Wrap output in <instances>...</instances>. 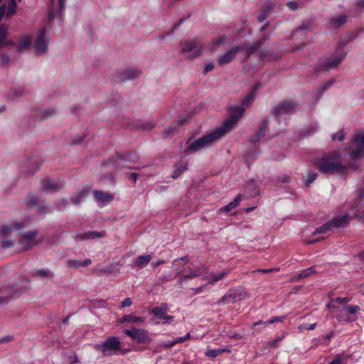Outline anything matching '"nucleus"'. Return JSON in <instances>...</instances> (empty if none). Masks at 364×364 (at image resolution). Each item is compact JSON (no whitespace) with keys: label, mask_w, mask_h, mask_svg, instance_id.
Segmentation results:
<instances>
[{"label":"nucleus","mask_w":364,"mask_h":364,"mask_svg":"<svg viewBox=\"0 0 364 364\" xmlns=\"http://www.w3.org/2000/svg\"><path fill=\"white\" fill-rule=\"evenodd\" d=\"M234 208V207L232 205V204L230 203L228 205H227L226 206L220 209V212H225V213H228L230 211H231L232 209Z\"/></svg>","instance_id":"58"},{"label":"nucleus","mask_w":364,"mask_h":364,"mask_svg":"<svg viewBox=\"0 0 364 364\" xmlns=\"http://www.w3.org/2000/svg\"><path fill=\"white\" fill-rule=\"evenodd\" d=\"M213 68H214L213 63H208L204 67V73H208V72L211 71Z\"/></svg>","instance_id":"59"},{"label":"nucleus","mask_w":364,"mask_h":364,"mask_svg":"<svg viewBox=\"0 0 364 364\" xmlns=\"http://www.w3.org/2000/svg\"><path fill=\"white\" fill-rule=\"evenodd\" d=\"M225 38H218V39H216L213 41H212L208 48L210 50H213L214 49H215L218 46H220V44H222L223 42H225Z\"/></svg>","instance_id":"41"},{"label":"nucleus","mask_w":364,"mask_h":364,"mask_svg":"<svg viewBox=\"0 0 364 364\" xmlns=\"http://www.w3.org/2000/svg\"><path fill=\"white\" fill-rule=\"evenodd\" d=\"M35 275L48 279H51L54 277L53 272L48 269H38L35 272Z\"/></svg>","instance_id":"37"},{"label":"nucleus","mask_w":364,"mask_h":364,"mask_svg":"<svg viewBox=\"0 0 364 364\" xmlns=\"http://www.w3.org/2000/svg\"><path fill=\"white\" fill-rule=\"evenodd\" d=\"M16 1V0H10L9 4L7 9L6 8V16L9 17L14 16L16 13V6H17Z\"/></svg>","instance_id":"38"},{"label":"nucleus","mask_w":364,"mask_h":364,"mask_svg":"<svg viewBox=\"0 0 364 364\" xmlns=\"http://www.w3.org/2000/svg\"><path fill=\"white\" fill-rule=\"evenodd\" d=\"M151 259L149 255L138 256L134 262V266L138 268H143L146 266Z\"/></svg>","instance_id":"28"},{"label":"nucleus","mask_w":364,"mask_h":364,"mask_svg":"<svg viewBox=\"0 0 364 364\" xmlns=\"http://www.w3.org/2000/svg\"><path fill=\"white\" fill-rule=\"evenodd\" d=\"M123 160L122 159H117V160H112L107 163L108 166H114L117 168H122L124 166Z\"/></svg>","instance_id":"42"},{"label":"nucleus","mask_w":364,"mask_h":364,"mask_svg":"<svg viewBox=\"0 0 364 364\" xmlns=\"http://www.w3.org/2000/svg\"><path fill=\"white\" fill-rule=\"evenodd\" d=\"M245 298V293L240 289L230 291L220 301V303H235Z\"/></svg>","instance_id":"14"},{"label":"nucleus","mask_w":364,"mask_h":364,"mask_svg":"<svg viewBox=\"0 0 364 364\" xmlns=\"http://www.w3.org/2000/svg\"><path fill=\"white\" fill-rule=\"evenodd\" d=\"M31 44V38L30 36H24L22 37L18 46L19 50H23L28 48Z\"/></svg>","instance_id":"34"},{"label":"nucleus","mask_w":364,"mask_h":364,"mask_svg":"<svg viewBox=\"0 0 364 364\" xmlns=\"http://www.w3.org/2000/svg\"><path fill=\"white\" fill-rule=\"evenodd\" d=\"M269 14V10L267 9L263 10L261 14L258 16V21L259 22L264 21Z\"/></svg>","instance_id":"49"},{"label":"nucleus","mask_w":364,"mask_h":364,"mask_svg":"<svg viewBox=\"0 0 364 364\" xmlns=\"http://www.w3.org/2000/svg\"><path fill=\"white\" fill-rule=\"evenodd\" d=\"M353 147L354 149L350 154V159L361 158L364 154V132H359L355 134Z\"/></svg>","instance_id":"10"},{"label":"nucleus","mask_w":364,"mask_h":364,"mask_svg":"<svg viewBox=\"0 0 364 364\" xmlns=\"http://www.w3.org/2000/svg\"><path fill=\"white\" fill-rule=\"evenodd\" d=\"M347 17L344 14H340L330 18L329 22L333 27H339L346 23Z\"/></svg>","instance_id":"30"},{"label":"nucleus","mask_w":364,"mask_h":364,"mask_svg":"<svg viewBox=\"0 0 364 364\" xmlns=\"http://www.w3.org/2000/svg\"><path fill=\"white\" fill-rule=\"evenodd\" d=\"M38 199L37 198H30L28 200V204L31 206H35L37 205Z\"/></svg>","instance_id":"64"},{"label":"nucleus","mask_w":364,"mask_h":364,"mask_svg":"<svg viewBox=\"0 0 364 364\" xmlns=\"http://www.w3.org/2000/svg\"><path fill=\"white\" fill-rule=\"evenodd\" d=\"M346 52L343 46H338L331 55L321 58L318 64L321 71H328L336 68L344 59Z\"/></svg>","instance_id":"5"},{"label":"nucleus","mask_w":364,"mask_h":364,"mask_svg":"<svg viewBox=\"0 0 364 364\" xmlns=\"http://www.w3.org/2000/svg\"><path fill=\"white\" fill-rule=\"evenodd\" d=\"M25 225L21 223H14L10 225H4L1 228L2 236L11 235L14 231H20L24 228Z\"/></svg>","instance_id":"21"},{"label":"nucleus","mask_w":364,"mask_h":364,"mask_svg":"<svg viewBox=\"0 0 364 364\" xmlns=\"http://www.w3.org/2000/svg\"><path fill=\"white\" fill-rule=\"evenodd\" d=\"M315 273L314 267H311L309 268H307L303 271H301L300 273H299L295 278L293 279L294 281H296L298 279H301L305 277H307L311 274Z\"/></svg>","instance_id":"36"},{"label":"nucleus","mask_w":364,"mask_h":364,"mask_svg":"<svg viewBox=\"0 0 364 364\" xmlns=\"http://www.w3.org/2000/svg\"><path fill=\"white\" fill-rule=\"evenodd\" d=\"M283 336L278 337L277 338L270 341L268 343V346L270 347H276L277 346V343L281 341L283 339Z\"/></svg>","instance_id":"52"},{"label":"nucleus","mask_w":364,"mask_h":364,"mask_svg":"<svg viewBox=\"0 0 364 364\" xmlns=\"http://www.w3.org/2000/svg\"><path fill=\"white\" fill-rule=\"evenodd\" d=\"M152 314L160 320L157 323L169 324L173 320V316L166 315V309L163 307H154L152 309Z\"/></svg>","instance_id":"15"},{"label":"nucleus","mask_w":364,"mask_h":364,"mask_svg":"<svg viewBox=\"0 0 364 364\" xmlns=\"http://www.w3.org/2000/svg\"><path fill=\"white\" fill-rule=\"evenodd\" d=\"M191 338V335L190 333H187L186 335H185L184 336H182V337H178L175 339L176 342V344L177 343H182V342H184L188 339Z\"/></svg>","instance_id":"51"},{"label":"nucleus","mask_w":364,"mask_h":364,"mask_svg":"<svg viewBox=\"0 0 364 364\" xmlns=\"http://www.w3.org/2000/svg\"><path fill=\"white\" fill-rule=\"evenodd\" d=\"M66 0H50V9L48 18L50 20L54 18L57 16L61 15L65 8Z\"/></svg>","instance_id":"13"},{"label":"nucleus","mask_w":364,"mask_h":364,"mask_svg":"<svg viewBox=\"0 0 364 364\" xmlns=\"http://www.w3.org/2000/svg\"><path fill=\"white\" fill-rule=\"evenodd\" d=\"M333 84H334V80H330L324 82L321 85V90L322 92H324V91L327 90L328 89H329Z\"/></svg>","instance_id":"47"},{"label":"nucleus","mask_w":364,"mask_h":364,"mask_svg":"<svg viewBox=\"0 0 364 364\" xmlns=\"http://www.w3.org/2000/svg\"><path fill=\"white\" fill-rule=\"evenodd\" d=\"M360 309L358 305L343 306L339 309L330 310L340 322L351 323L358 319L357 313Z\"/></svg>","instance_id":"6"},{"label":"nucleus","mask_w":364,"mask_h":364,"mask_svg":"<svg viewBox=\"0 0 364 364\" xmlns=\"http://www.w3.org/2000/svg\"><path fill=\"white\" fill-rule=\"evenodd\" d=\"M317 326L316 323H314L308 325L307 323H302L298 326V330L299 332H302L304 330H314Z\"/></svg>","instance_id":"43"},{"label":"nucleus","mask_w":364,"mask_h":364,"mask_svg":"<svg viewBox=\"0 0 364 364\" xmlns=\"http://www.w3.org/2000/svg\"><path fill=\"white\" fill-rule=\"evenodd\" d=\"M317 168L323 173L332 174L339 173L343 174L346 167L341 162V155L338 151H333L324 154L315 161Z\"/></svg>","instance_id":"2"},{"label":"nucleus","mask_w":364,"mask_h":364,"mask_svg":"<svg viewBox=\"0 0 364 364\" xmlns=\"http://www.w3.org/2000/svg\"><path fill=\"white\" fill-rule=\"evenodd\" d=\"M311 25L310 23H303L301 24L299 28L298 29L296 30V32H299L300 31H304V30H308L309 28H310Z\"/></svg>","instance_id":"62"},{"label":"nucleus","mask_w":364,"mask_h":364,"mask_svg":"<svg viewBox=\"0 0 364 364\" xmlns=\"http://www.w3.org/2000/svg\"><path fill=\"white\" fill-rule=\"evenodd\" d=\"M245 108L242 106L232 107L230 116L225 123L214 132L196 140L189 139L185 144L183 154L186 156L208 149L230 131L242 116Z\"/></svg>","instance_id":"1"},{"label":"nucleus","mask_w":364,"mask_h":364,"mask_svg":"<svg viewBox=\"0 0 364 364\" xmlns=\"http://www.w3.org/2000/svg\"><path fill=\"white\" fill-rule=\"evenodd\" d=\"M287 6L291 9V10H296L298 9V4L297 2L296 1H289L288 4H287Z\"/></svg>","instance_id":"61"},{"label":"nucleus","mask_w":364,"mask_h":364,"mask_svg":"<svg viewBox=\"0 0 364 364\" xmlns=\"http://www.w3.org/2000/svg\"><path fill=\"white\" fill-rule=\"evenodd\" d=\"M42 240L41 237H38L37 231L25 232L20 241V246L22 250H28L42 242Z\"/></svg>","instance_id":"11"},{"label":"nucleus","mask_w":364,"mask_h":364,"mask_svg":"<svg viewBox=\"0 0 364 364\" xmlns=\"http://www.w3.org/2000/svg\"><path fill=\"white\" fill-rule=\"evenodd\" d=\"M230 349L225 347V348H220L214 349V350H208L205 353V355L208 357L215 358V357L218 356L219 355H220L221 353H230Z\"/></svg>","instance_id":"31"},{"label":"nucleus","mask_w":364,"mask_h":364,"mask_svg":"<svg viewBox=\"0 0 364 364\" xmlns=\"http://www.w3.org/2000/svg\"><path fill=\"white\" fill-rule=\"evenodd\" d=\"M317 177V174L315 173H309L306 180L307 185L311 183Z\"/></svg>","instance_id":"54"},{"label":"nucleus","mask_w":364,"mask_h":364,"mask_svg":"<svg viewBox=\"0 0 364 364\" xmlns=\"http://www.w3.org/2000/svg\"><path fill=\"white\" fill-rule=\"evenodd\" d=\"M328 364H343V355H337L334 360H333L331 363Z\"/></svg>","instance_id":"50"},{"label":"nucleus","mask_w":364,"mask_h":364,"mask_svg":"<svg viewBox=\"0 0 364 364\" xmlns=\"http://www.w3.org/2000/svg\"><path fill=\"white\" fill-rule=\"evenodd\" d=\"M176 131V126H171L165 131V135L168 136Z\"/></svg>","instance_id":"63"},{"label":"nucleus","mask_w":364,"mask_h":364,"mask_svg":"<svg viewBox=\"0 0 364 364\" xmlns=\"http://www.w3.org/2000/svg\"><path fill=\"white\" fill-rule=\"evenodd\" d=\"M95 349L101 352L104 355H117L119 353L126 354L129 349L122 348L119 339L116 336L108 337L100 344L95 346Z\"/></svg>","instance_id":"4"},{"label":"nucleus","mask_w":364,"mask_h":364,"mask_svg":"<svg viewBox=\"0 0 364 364\" xmlns=\"http://www.w3.org/2000/svg\"><path fill=\"white\" fill-rule=\"evenodd\" d=\"M14 242L10 240H4L1 242V247L6 248L13 246Z\"/></svg>","instance_id":"55"},{"label":"nucleus","mask_w":364,"mask_h":364,"mask_svg":"<svg viewBox=\"0 0 364 364\" xmlns=\"http://www.w3.org/2000/svg\"><path fill=\"white\" fill-rule=\"evenodd\" d=\"M87 194L88 191L87 190H82L77 193V194L73 196L71 198V200L74 204L78 205L87 196Z\"/></svg>","instance_id":"33"},{"label":"nucleus","mask_w":364,"mask_h":364,"mask_svg":"<svg viewBox=\"0 0 364 364\" xmlns=\"http://www.w3.org/2000/svg\"><path fill=\"white\" fill-rule=\"evenodd\" d=\"M93 194L97 200L103 205L110 203L114 198L112 194L102 191H94Z\"/></svg>","instance_id":"24"},{"label":"nucleus","mask_w":364,"mask_h":364,"mask_svg":"<svg viewBox=\"0 0 364 364\" xmlns=\"http://www.w3.org/2000/svg\"><path fill=\"white\" fill-rule=\"evenodd\" d=\"M363 199H364V187L358 190L357 197L353 204L350 205L348 213L337 216L331 220V224L332 227L341 228L349 222L350 217L362 218L364 216V203L362 202Z\"/></svg>","instance_id":"3"},{"label":"nucleus","mask_w":364,"mask_h":364,"mask_svg":"<svg viewBox=\"0 0 364 364\" xmlns=\"http://www.w3.org/2000/svg\"><path fill=\"white\" fill-rule=\"evenodd\" d=\"M331 228H332L331 223H325L321 228H316L314 230V232H313V234H314V235H316L326 233L328 231L330 230Z\"/></svg>","instance_id":"39"},{"label":"nucleus","mask_w":364,"mask_h":364,"mask_svg":"<svg viewBox=\"0 0 364 364\" xmlns=\"http://www.w3.org/2000/svg\"><path fill=\"white\" fill-rule=\"evenodd\" d=\"M124 333L139 343L149 344L152 342L153 338L147 330L143 328H132L124 330Z\"/></svg>","instance_id":"9"},{"label":"nucleus","mask_w":364,"mask_h":364,"mask_svg":"<svg viewBox=\"0 0 364 364\" xmlns=\"http://www.w3.org/2000/svg\"><path fill=\"white\" fill-rule=\"evenodd\" d=\"M68 264L70 267H81L82 262L80 261H77V260H69L68 262Z\"/></svg>","instance_id":"53"},{"label":"nucleus","mask_w":364,"mask_h":364,"mask_svg":"<svg viewBox=\"0 0 364 364\" xmlns=\"http://www.w3.org/2000/svg\"><path fill=\"white\" fill-rule=\"evenodd\" d=\"M37 170V167L35 168H33L31 171H28V168L26 166H23L21 168V173H28V175H32L34 173V172Z\"/></svg>","instance_id":"56"},{"label":"nucleus","mask_w":364,"mask_h":364,"mask_svg":"<svg viewBox=\"0 0 364 364\" xmlns=\"http://www.w3.org/2000/svg\"><path fill=\"white\" fill-rule=\"evenodd\" d=\"M140 75V71L136 68H129L124 70L122 74L121 77L123 80H132Z\"/></svg>","instance_id":"27"},{"label":"nucleus","mask_w":364,"mask_h":364,"mask_svg":"<svg viewBox=\"0 0 364 364\" xmlns=\"http://www.w3.org/2000/svg\"><path fill=\"white\" fill-rule=\"evenodd\" d=\"M187 260L186 257H182L179 259H175L173 262V268L175 272V275L170 276L168 278H166L165 280L173 279L177 275H179L184 269V262Z\"/></svg>","instance_id":"22"},{"label":"nucleus","mask_w":364,"mask_h":364,"mask_svg":"<svg viewBox=\"0 0 364 364\" xmlns=\"http://www.w3.org/2000/svg\"><path fill=\"white\" fill-rule=\"evenodd\" d=\"M294 108V104L290 101H284L274 108V112L277 114H282L291 112Z\"/></svg>","instance_id":"20"},{"label":"nucleus","mask_w":364,"mask_h":364,"mask_svg":"<svg viewBox=\"0 0 364 364\" xmlns=\"http://www.w3.org/2000/svg\"><path fill=\"white\" fill-rule=\"evenodd\" d=\"M227 273L225 272L218 273H211L209 274L203 275V279L207 280L209 284H215L217 282L223 279Z\"/></svg>","instance_id":"25"},{"label":"nucleus","mask_w":364,"mask_h":364,"mask_svg":"<svg viewBox=\"0 0 364 364\" xmlns=\"http://www.w3.org/2000/svg\"><path fill=\"white\" fill-rule=\"evenodd\" d=\"M10 61V57L7 54H1L0 55V63L1 65H6L9 64Z\"/></svg>","instance_id":"45"},{"label":"nucleus","mask_w":364,"mask_h":364,"mask_svg":"<svg viewBox=\"0 0 364 364\" xmlns=\"http://www.w3.org/2000/svg\"><path fill=\"white\" fill-rule=\"evenodd\" d=\"M176 344V341L174 339L173 341H166V342H161L160 343V346L163 347V348H171L173 346H174Z\"/></svg>","instance_id":"46"},{"label":"nucleus","mask_w":364,"mask_h":364,"mask_svg":"<svg viewBox=\"0 0 364 364\" xmlns=\"http://www.w3.org/2000/svg\"><path fill=\"white\" fill-rule=\"evenodd\" d=\"M260 45L261 43L257 42L254 44L244 43L242 45L236 46L221 55L218 59V62L220 65L228 64L232 60L237 53L244 51L247 55H249L253 53L257 48L260 46Z\"/></svg>","instance_id":"7"},{"label":"nucleus","mask_w":364,"mask_h":364,"mask_svg":"<svg viewBox=\"0 0 364 364\" xmlns=\"http://www.w3.org/2000/svg\"><path fill=\"white\" fill-rule=\"evenodd\" d=\"M267 120L265 119L259 125V130L250 137V141L251 143L256 144L259 142L262 137L264 136L267 130Z\"/></svg>","instance_id":"19"},{"label":"nucleus","mask_w":364,"mask_h":364,"mask_svg":"<svg viewBox=\"0 0 364 364\" xmlns=\"http://www.w3.org/2000/svg\"><path fill=\"white\" fill-rule=\"evenodd\" d=\"M259 87V84H257V85H255L252 91L247 96H246L242 100L243 105H247V106L249 104L252 102V101L254 100L255 96L256 90Z\"/></svg>","instance_id":"35"},{"label":"nucleus","mask_w":364,"mask_h":364,"mask_svg":"<svg viewBox=\"0 0 364 364\" xmlns=\"http://www.w3.org/2000/svg\"><path fill=\"white\" fill-rule=\"evenodd\" d=\"M57 114V109L55 107H48L38 112V117L42 119H46L55 116Z\"/></svg>","instance_id":"29"},{"label":"nucleus","mask_w":364,"mask_h":364,"mask_svg":"<svg viewBox=\"0 0 364 364\" xmlns=\"http://www.w3.org/2000/svg\"><path fill=\"white\" fill-rule=\"evenodd\" d=\"M240 200H241V195H238L232 202H230V203L232 204V205L234 208H235L240 204Z\"/></svg>","instance_id":"60"},{"label":"nucleus","mask_w":364,"mask_h":364,"mask_svg":"<svg viewBox=\"0 0 364 364\" xmlns=\"http://www.w3.org/2000/svg\"><path fill=\"white\" fill-rule=\"evenodd\" d=\"M189 274H183L179 279V282L182 283L183 282L187 279H192L193 278L200 277L204 275L205 272V268L204 267H196L194 266L192 268L189 269Z\"/></svg>","instance_id":"16"},{"label":"nucleus","mask_w":364,"mask_h":364,"mask_svg":"<svg viewBox=\"0 0 364 364\" xmlns=\"http://www.w3.org/2000/svg\"><path fill=\"white\" fill-rule=\"evenodd\" d=\"M351 301V297H336L331 299L327 304V308L329 310L339 309L343 306H348V303Z\"/></svg>","instance_id":"18"},{"label":"nucleus","mask_w":364,"mask_h":364,"mask_svg":"<svg viewBox=\"0 0 364 364\" xmlns=\"http://www.w3.org/2000/svg\"><path fill=\"white\" fill-rule=\"evenodd\" d=\"M105 236V232L88 231L86 232L78 233L75 236L76 241L90 240Z\"/></svg>","instance_id":"17"},{"label":"nucleus","mask_w":364,"mask_h":364,"mask_svg":"<svg viewBox=\"0 0 364 364\" xmlns=\"http://www.w3.org/2000/svg\"><path fill=\"white\" fill-rule=\"evenodd\" d=\"M47 30L42 28L38 31L36 40L34 42L33 48L37 55L44 54L48 50V38Z\"/></svg>","instance_id":"12"},{"label":"nucleus","mask_w":364,"mask_h":364,"mask_svg":"<svg viewBox=\"0 0 364 364\" xmlns=\"http://www.w3.org/2000/svg\"><path fill=\"white\" fill-rule=\"evenodd\" d=\"M284 319H286V316H275V317L268 320L267 321V323H268V324H272L275 322H282L284 321Z\"/></svg>","instance_id":"48"},{"label":"nucleus","mask_w":364,"mask_h":364,"mask_svg":"<svg viewBox=\"0 0 364 364\" xmlns=\"http://www.w3.org/2000/svg\"><path fill=\"white\" fill-rule=\"evenodd\" d=\"M132 304V299L129 297L126 298L124 299V301L122 302V307H127L131 306Z\"/></svg>","instance_id":"57"},{"label":"nucleus","mask_w":364,"mask_h":364,"mask_svg":"<svg viewBox=\"0 0 364 364\" xmlns=\"http://www.w3.org/2000/svg\"><path fill=\"white\" fill-rule=\"evenodd\" d=\"M180 50L181 54L193 59L203 54V48L195 39L186 40L181 43Z\"/></svg>","instance_id":"8"},{"label":"nucleus","mask_w":364,"mask_h":364,"mask_svg":"<svg viewBox=\"0 0 364 364\" xmlns=\"http://www.w3.org/2000/svg\"><path fill=\"white\" fill-rule=\"evenodd\" d=\"M344 136H345L344 132L343 130H340L338 132H336L332 135L331 139H332V141L337 140L338 141H341L343 140Z\"/></svg>","instance_id":"44"},{"label":"nucleus","mask_w":364,"mask_h":364,"mask_svg":"<svg viewBox=\"0 0 364 364\" xmlns=\"http://www.w3.org/2000/svg\"><path fill=\"white\" fill-rule=\"evenodd\" d=\"M8 31L4 26H0V48L2 46H14L15 42L7 40Z\"/></svg>","instance_id":"26"},{"label":"nucleus","mask_w":364,"mask_h":364,"mask_svg":"<svg viewBox=\"0 0 364 364\" xmlns=\"http://www.w3.org/2000/svg\"><path fill=\"white\" fill-rule=\"evenodd\" d=\"M144 321V318L140 316H135L130 314H127L123 316L121 322H129V323H141Z\"/></svg>","instance_id":"32"},{"label":"nucleus","mask_w":364,"mask_h":364,"mask_svg":"<svg viewBox=\"0 0 364 364\" xmlns=\"http://www.w3.org/2000/svg\"><path fill=\"white\" fill-rule=\"evenodd\" d=\"M187 169V164L176 165V170L173 173V178H178L181 173Z\"/></svg>","instance_id":"40"},{"label":"nucleus","mask_w":364,"mask_h":364,"mask_svg":"<svg viewBox=\"0 0 364 364\" xmlns=\"http://www.w3.org/2000/svg\"><path fill=\"white\" fill-rule=\"evenodd\" d=\"M63 183L60 181H56L55 180L47 179L43 181V188L46 191H55L61 188Z\"/></svg>","instance_id":"23"}]
</instances>
